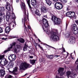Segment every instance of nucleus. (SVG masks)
<instances>
[{
    "label": "nucleus",
    "mask_w": 78,
    "mask_h": 78,
    "mask_svg": "<svg viewBox=\"0 0 78 78\" xmlns=\"http://www.w3.org/2000/svg\"><path fill=\"white\" fill-rule=\"evenodd\" d=\"M8 61L5 58H2L1 61V64L2 66H5V65H6L8 64Z\"/></svg>",
    "instance_id": "8"
},
{
    "label": "nucleus",
    "mask_w": 78,
    "mask_h": 78,
    "mask_svg": "<svg viewBox=\"0 0 78 78\" xmlns=\"http://www.w3.org/2000/svg\"><path fill=\"white\" fill-rule=\"evenodd\" d=\"M12 59L13 60V61H14V60L16 59V55L14 54L12 55Z\"/></svg>",
    "instance_id": "27"
},
{
    "label": "nucleus",
    "mask_w": 78,
    "mask_h": 78,
    "mask_svg": "<svg viewBox=\"0 0 78 78\" xmlns=\"http://www.w3.org/2000/svg\"><path fill=\"white\" fill-rule=\"evenodd\" d=\"M30 62L31 64H34L36 62V60H30Z\"/></svg>",
    "instance_id": "31"
},
{
    "label": "nucleus",
    "mask_w": 78,
    "mask_h": 78,
    "mask_svg": "<svg viewBox=\"0 0 78 78\" xmlns=\"http://www.w3.org/2000/svg\"><path fill=\"white\" fill-rule=\"evenodd\" d=\"M40 22H41V25L42 26L43 28L44 31H46V33L47 34H49V33H50L49 25L47 20L45 18H43L42 20L40 21Z\"/></svg>",
    "instance_id": "1"
},
{
    "label": "nucleus",
    "mask_w": 78,
    "mask_h": 78,
    "mask_svg": "<svg viewBox=\"0 0 78 78\" xmlns=\"http://www.w3.org/2000/svg\"><path fill=\"white\" fill-rule=\"evenodd\" d=\"M24 26L25 28V29H26V25H25V23H24Z\"/></svg>",
    "instance_id": "51"
},
{
    "label": "nucleus",
    "mask_w": 78,
    "mask_h": 78,
    "mask_svg": "<svg viewBox=\"0 0 78 78\" xmlns=\"http://www.w3.org/2000/svg\"><path fill=\"white\" fill-rule=\"evenodd\" d=\"M5 56L4 55H0V60L2 59V58H3Z\"/></svg>",
    "instance_id": "40"
},
{
    "label": "nucleus",
    "mask_w": 78,
    "mask_h": 78,
    "mask_svg": "<svg viewBox=\"0 0 78 78\" xmlns=\"http://www.w3.org/2000/svg\"><path fill=\"white\" fill-rule=\"evenodd\" d=\"M16 42H14L12 43V44H11L10 45V47L8 48V49L5 51H4V52L5 53H7V52H8V51H11V49L12 48V47H13V46H15L16 44Z\"/></svg>",
    "instance_id": "7"
},
{
    "label": "nucleus",
    "mask_w": 78,
    "mask_h": 78,
    "mask_svg": "<svg viewBox=\"0 0 78 78\" xmlns=\"http://www.w3.org/2000/svg\"><path fill=\"white\" fill-rule=\"evenodd\" d=\"M60 73V76H62L64 74V73L62 72V73Z\"/></svg>",
    "instance_id": "44"
},
{
    "label": "nucleus",
    "mask_w": 78,
    "mask_h": 78,
    "mask_svg": "<svg viewBox=\"0 0 78 78\" xmlns=\"http://www.w3.org/2000/svg\"><path fill=\"white\" fill-rule=\"evenodd\" d=\"M26 0L27 1V3L28 5L29 8H30V9H31V5H30V0Z\"/></svg>",
    "instance_id": "30"
},
{
    "label": "nucleus",
    "mask_w": 78,
    "mask_h": 78,
    "mask_svg": "<svg viewBox=\"0 0 78 78\" xmlns=\"http://www.w3.org/2000/svg\"><path fill=\"white\" fill-rule=\"evenodd\" d=\"M69 36H70V35L69 34H66V37H69Z\"/></svg>",
    "instance_id": "41"
},
{
    "label": "nucleus",
    "mask_w": 78,
    "mask_h": 78,
    "mask_svg": "<svg viewBox=\"0 0 78 78\" xmlns=\"http://www.w3.org/2000/svg\"><path fill=\"white\" fill-rule=\"evenodd\" d=\"M9 0H5L4 1H5V2H7L8 3V1H9Z\"/></svg>",
    "instance_id": "56"
},
{
    "label": "nucleus",
    "mask_w": 78,
    "mask_h": 78,
    "mask_svg": "<svg viewBox=\"0 0 78 78\" xmlns=\"http://www.w3.org/2000/svg\"><path fill=\"white\" fill-rule=\"evenodd\" d=\"M53 0L55 2H58V0Z\"/></svg>",
    "instance_id": "58"
},
{
    "label": "nucleus",
    "mask_w": 78,
    "mask_h": 78,
    "mask_svg": "<svg viewBox=\"0 0 78 78\" xmlns=\"http://www.w3.org/2000/svg\"><path fill=\"white\" fill-rule=\"evenodd\" d=\"M6 5L5 6V9L8 10V11H10L11 10V5L8 2H6Z\"/></svg>",
    "instance_id": "12"
},
{
    "label": "nucleus",
    "mask_w": 78,
    "mask_h": 78,
    "mask_svg": "<svg viewBox=\"0 0 78 78\" xmlns=\"http://www.w3.org/2000/svg\"><path fill=\"white\" fill-rule=\"evenodd\" d=\"M8 59L9 60H10V61H11V59H12V55H10L9 57H8Z\"/></svg>",
    "instance_id": "39"
},
{
    "label": "nucleus",
    "mask_w": 78,
    "mask_h": 78,
    "mask_svg": "<svg viewBox=\"0 0 78 78\" xmlns=\"http://www.w3.org/2000/svg\"><path fill=\"white\" fill-rule=\"evenodd\" d=\"M73 32L74 34H77L78 33V29L75 30H73Z\"/></svg>",
    "instance_id": "26"
},
{
    "label": "nucleus",
    "mask_w": 78,
    "mask_h": 78,
    "mask_svg": "<svg viewBox=\"0 0 78 78\" xmlns=\"http://www.w3.org/2000/svg\"><path fill=\"white\" fill-rule=\"evenodd\" d=\"M30 58L31 59H32L33 58V56H29Z\"/></svg>",
    "instance_id": "48"
},
{
    "label": "nucleus",
    "mask_w": 78,
    "mask_h": 78,
    "mask_svg": "<svg viewBox=\"0 0 78 78\" xmlns=\"http://www.w3.org/2000/svg\"><path fill=\"white\" fill-rule=\"evenodd\" d=\"M35 13L36 15H37V16H41V14H40L39 11L38 9H36L35 10Z\"/></svg>",
    "instance_id": "21"
},
{
    "label": "nucleus",
    "mask_w": 78,
    "mask_h": 78,
    "mask_svg": "<svg viewBox=\"0 0 78 78\" xmlns=\"http://www.w3.org/2000/svg\"><path fill=\"white\" fill-rule=\"evenodd\" d=\"M12 17L13 19H16V16H15V15H14V14H12Z\"/></svg>",
    "instance_id": "38"
},
{
    "label": "nucleus",
    "mask_w": 78,
    "mask_h": 78,
    "mask_svg": "<svg viewBox=\"0 0 78 78\" xmlns=\"http://www.w3.org/2000/svg\"><path fill=\"white\" fill-rule=\"evenodd\" d=\"M75 42V37H69V39L68 42L69 44H74Z\"/></svg>",
    "instance_id": "10"
},
{
    "label": "nucleus",
    "mask_w": 78,
    "mask_h": 78,
    "mask_svg": "<svg viewBox=\"0 0 78 78\" xmlns=\"http://www.w3.org/2000/svg\"><path fill=\"white\" fill-rule=\"evenodd\" d=\"M12 76L11 75H7L5 76V78H11Z\"/></svg>",
    "instance_id": "37"
},
{
    "label": "nucleus",
    "mask_w": 78,
    "mask_h": 78,
    "mask_svg": "<svg viewBox=\"0 0 78 78\" xmlns=\"http://www.w3.org/2000/svg\"><path fill=\"white\" fill-rule=\"evenodd\" d=\"M71 17H75V12H71Z\"/></svg>",
    "instance_id": "28"
},
{
    "label": "nucleus",
    "mask_w": 78,
    "mask_h": 78,
    "mask_svg": "<svg viewBox=\"0 0 78 78\" xmlns=\"http://www.w3.org/2000/svg\"><path fill=\"white\" fill-rule=\"evenodd\" d=\"M69 62H66V64H69Z\"/></svg>",
    "instance_id": "63"
},
{
    "label": "nucleus",
    "mask_w": 78,
    "mask_h": 78,
    "mask_svg": "<svg viewBox=\"0 0 78 78\" xmlns=\"http://www.w3.org/2000/svg\"><path fill=\"white\" fill-rule=\"evenodd\" d=\"M22 5L21 6V8L23 9L24 11H25V5L23 2H21Z\"/></svg>",
    "instance_id": "23"
},
{
    "label": "nucleus",
    "mask_w": 78,
    "mask_h": 78,
    "mask_svg": "<svg viewBox=\"0 0 78 78\" xmlns=\"http://www.w3.org/2000/svg\"><path fill=\"white\" fill-rule=\"evenodd\" d=\"M44 16V17H45V18H47V15Z\"/></svg>",
    "instance_id": "55"
},
{
    "label": "nucleus",
    "mask_w": 78,
    "mask_h": 78,
    "mask_svg": "<svg viewBox=\"0 0 78 78\" xmlns=\"http://www.w3.org/2000/svg\"><path fill=\"white\" fill-rule=\"evenodd\" d=\"M41 10L42 12H47L48 10V9L45 8V6H43L41 7Z\"/></svg>",
    "instance_id": "11"
},
{
    "label": "nucleus",
    "mask_w": 78,
    "mask_h": 78,
    "mask_svg": "<svg viewBox=\"0 0 78 78\" xmlns=\"http://www.w3.org/2000/svg\"><path fill=\"white\" fill-rule=\"evenodd\" d=\"M17 41L21 42V43H24L25 42V40H24V39L23 38H19L17 39Z\"/></svg>",
    "instance_id": "18"
},
{
    "label": "nucleus",
    "mask_w": 78,
    "mask_h": 78,
    "mask_svg": "<svg viewBox=\"0 0 78 78\" xmlns=\"http://www.w3.org/2000/svg\"><path fill=\"white\" fill-rule=\"evenodd\" d=\"M6 68L7 69H10L12 68V66H11V65L10 64V63H9L8 65L6 66Z\"/></svg>",
    "instance_id": "32"
},
{
    "label": "nucleus",
    "mask_w": 78,
    "mask_h": 78,
    "mask_svg": "<svg viewBox=\"0 0 78 78\" xmlns=\"http://www.w3.org/2000/svg\"><path fill=\"white\" fill-rule=\"evenodd\" d=\"M2 32H3V29L0 27V33H2Z\"/></svg>",
    "instance_id": "42"
},
{
    "label": "nucleus",
    "mask_w": 78,
    "mask_h": 78,
    "mask_svg": "<svg viewBox=\"0 0 78 78\" xmlns=\"http://www.w3.org/2000/svg\"><path fill=\"white\" fill-rule=\"evenodd\" d=\"M55 6L57 9L60 10L61 9L63 8V5L62 3L60 2H56L55 5Z\"/></svg>",
    "instance_id": "6"
},
{
    "label": "nucleus",
    "mask_w": 78,
    "mask_h": 78,
    "mask_svg": "<svg viewBox=\"0 0 78 78\" xmlns=\"http://www.w3.org/2000/svg\"><path fill=\"white\" fill-rule=\"evenodd\" d=\"M51 39L53 40L54 41H56L59 39V37L58 36L59 34H58V32H57V33L51 32Z\"/></svg>",
    "instance_id": "2"
},
{
    "label": "nucleus",
    "mask_w": 78,
    "mask_h": 78,
    "mask_svg": "<svg viewBox=\"0 0 78 78\" xmlns=\"http://www.w3.org/2000/svg\"><path fill=\"white\" fill-rule=\"evenodd\" d=\"M46 56L48 58L50 59H51L53 58V55H46Z\"/></svg>",
    "instance_id": "24"
},
{
    "label": "nucleus",
    "mask_w": 78,
    "mask_h": 78,
    "mask_svg": "<svg viewBox=\"0 0 78 78\" xmlns=\"http://www.w3.org/2000/svg\"><path fill=\"white\" fill-rule=\"evenodd\" d=\"M76 2H77V3H78V0H76Z\"/></svg>",
    "instance_id": "64"
},
{
    "label": "nucleus",
    "mask_w": 78,
    "mask_h": 78,
    "mask_svg": "<svg viewBox=\"0 0 78 78\" xmlns=\"http://www.w3.org/2000/svg\"><path fill=\"white\" fill-rule=\"evenodd\" d=\"M28 67H30V65L26 63V62L22 63L20 65V69L21 70H25Z\"/></svg>",
    "instance_id": "4"
},
{
    "label": "nucleus",
    "mask_w": 78,
    "mask_h": 78,
    "mask_svg": "<svg viewBox=\"0 0 78 78\" xmlns=\"http://www.w3.org/2000/svg\"><path fill=\"white\" fill-rule=\"evenodd\" d=\"M17 72V68L15 67L14 68L13 70L12 71H10V72L13 73V74H15V75H17V74L15 73V72Z\"/></svg>",
    "instance_id": "15"
},
{
    "label": "nucleus",
    "mask_w": 78,
    "mask_h": 78,
    "mask_svg": "<svg viewBox=\"0 0 78 78\" xmlns=\"http://www.w3.org/2000/svg\"><path fill=\"white\" fill-rule=\"evenodd\" d=\"M5 17V13H0V24L2 23L3 20H4Z\"/></svg>",
    "instance_id": "9"
},
{
    "label": "nucleus",
    "mask_w": 78,
    "mask_h": 78,
    "mask_svg": "<svg viewBox=\"0 0 78 78\" xmlns=\"http://www.w3.org/2000/svg\"><path fill=\"white\" fill-rule=\"evenodd\" d=\"M10 27H7L5 28V32L6 33H9L10 31Z\"/></svg>",
    "instance_id": "19"
},
{
    "label": "nucleus",
    "mask_w": 78,
    "mask_h": 78,
    "mask_svg": "<svg viewBox=\"0 0 78 78\" xmlns=\"http://www.w3.org/2000/svg\"><path fill=\"white\" fill-rule=\"evenodd\" d=\"M63 71H64V68H59L58 70V72L59 73L63 72Z\"/></svg>",
    "instance_id": "25"
},
{
    "label": "nucleus",
    "mask_w": 78,
    "mask_h": 78,
    "mask_svg": "<svg viewBox=\"0 0 78 78\" xmlns=\"http://www.w3.org/2000/svg\"><path fill=\"white\" fill-rule=\"evenodd\" d=\"M11 66H12V68L13 67V66L14 65V63L13 61H12L11 62L9 63Z\"/></svg>",
    "instance_id": "36"
},
{
    "label": "nucleus",
    "mask_w": 78,
    "mask_h": 78,
    "mask_svg": "<svg viewBox=\"0 0 78 78\" xmlns=\"http://www.w3.org/2000/svg\"><path fill=\"white\" fill-rule=\"evenodd\" d=\"M36 2H37L36 0H31V4L32 6H35L36 5Z\"/></svg>",
    "instance_id": "16"
},
{
    "label": "nucleus",
    "mask_w": 78,
    "mask_h": 78,
    "mask_svg": "<svg viewBox=\"0 0 78 78\" xmlns=\"http://www.w3.org/2000/svg\"><path fill=\"white\" fill-rule=\"evenodd\" d=\"M46 45L47 46H48V47H51V48H53L54 49H55V50H61V49H62V48L56 49V48H55L53 47H52L49 45H48V44H46Z\"/></svg>",
    "instance_id": "35"
},
{
    "label": "nucleus",
    "mask_w": 78,
    "mask_h": 78,
    "mask_svg": "<svg viewBox=\"0 0 78 78\" xmlns=\"http://www.w3.org/2000/svg\"><path fill=\"white\" fill-rule=\"evenodd\" d=\"M67 26H68V25L66 24V28H67Z\"/></svg>",
    "instance_id": "59"
},
{
    "label": "nucleus",
    "mask_w": 78,
    "mask_h": 78,
    "mask_svg": "<svg viewBox=\"0 0 78 78\" xmlns=\"http://www.w3.org/2000/svg\"><path fill=\"white\" fill-rule=\"evenodd\" d=\"M76 23H78V20H76Z\"/></svg>",
    "instance_id": "60"
},
{
    "label": "nucleus",
    "mask_w": 78,
    "mask_h": 78,
    "mask_svg": "<svg viewBox=\"0 0 78 78\" xmlns=\"http://www.w3.org/2000/svg\"><path fill=\"white\" fill-rule=\"evenodd\" d=\"M24 20L25 21H26V20H27V18L26 17H24Z\"/></svg>",
    "instance_id": "47"
},
{
    "label": "nucleus",
    "mask_w": 78,
    "mask_h": 78,
    "mask_svg": "<svg viewBox=\"0 0 78 78\" xmlns=\"http://www.w3.org/2000/svg\"><path fill=\"white\" fill-rule=\"evenodd\" d=\"M2 39H3V40H5V39H5V38H2Z\"/></svg>",
    "instance_id": "62"
},
{
    "label": "nucleus",
    "mask_w": 78,
    "mask_h": 78,
    "mask_svg": "<svg viewBox=\"0 0 78 78\" xmlns=\"http://www.w3.org/2000/svg\"><path fill=\"white\" fill-rule=\"evenodd\" d=\"M13 22H14L15 24H16V22L15 21V20H14L13 21Z\"/></svg>",
    "instance_id": "54"
},
{
    "label": "nucleus",
    "mask_w": 78,
    "mask_h": 78,
    "mask_svg": "<svg viewBox=\"0 0 78 78\" xmlns=\"http://www.w3.org/2000/svg\"><path fill=\"white\" fill-rule=\"evenodd\" d=\"M46 2V3L49 6H50L51 5V3L52 2H51V1L49 0H45Z\"/></svg>",
    "instance_id": "20"
},
{
    "label": "nucleus",
    "mask_w": 78,
    "mask_h": 78,
    "mask_svg": "<svg viewBox=\"0 0 78 78\" xmlns=\"http://www.w3.org/2000/svg\"><path fill=\"white\" fill-rule=\"evenodd\" d=\"M66 16L67 17H71V12H69L66 13Z\"/></svg>",
    "instance_id": "29"
},
{
    "label": "nucleus",
    "mask_w": 78,
    "mask_h": 78,
    "mask_svg": "<svg viewBox=\"0 0 78 78\" xmlns=\"http://www.w3.org/2000/svg\"><path fill=\"white\" fill-rule=\"evenodd\" d=\"M60 55H54V57H55V58H58V57H60Z\"/></svg>",
    "instance_id": "45"
},
{
    "label": "nucleus",
    "mask_w": 78,
    "mask_h": 78,
    "mask_svg": "<svg viewBox=\"0 0 78 78\" xmlns=\"http://www.w3.org/2000/svg\"><path fill=\"white\" fill-rule=\"evenodd\" d=\"M71 58L72 59H75V58H73V57H72V56H71Z\"/></svg>",
    "instance_id": "61"
},
{
    "label": "nucleus",
    "mask_w": 78,
    "mask_h": 78,
    "mask_svg": "<svg viewBox=\"0 0 78 78\" xmlns=\"http://www.w3.org/2000/svg\"><path fill=\"white\" fill-rule=\"evenodd\" d=\"M72 29H73V30L78 29L77 26H76V25L75 24H73L72 26Z\"/></svg>",
    "instance_id": "17"
},
{
    "label": "nucleus",
    "mask_w": 78,
    "mask_h": 78,
    "mask_svg": "<svg viewBox=\"0 0 78 78\" xmlns=\"http://www.w3.org/2000/svg\"><path fill=\"white\" fill-rule=\"evenodd\" d=\"M17 48H20V45H17Z\"/></svg>",
    "instance_id": "46"
},
{
    "label": "nucleus",
    "mask_w": 78,
    "mask_h": 78,
    "mask_svg": "<svg viewBox=\"0 0 78 78\" xmlns=\"http://www.w3.org/2000/svg\"><path fill=\"white\" fill-rule=\"evenodd\" d=\"M62 50L63 51V52H66V50H65V49L64 48H62Z\"/></svg>",
    "instance_id": "50"
},
{
    "label": "nucleus",
    "mask_w": 78,
    "mask_h": 78,
    "mask_svg": "<svg viewBox=\"0 0 78 78\" xmlns=\"http://www.w3.org/2000/svg\"><path fill=\"white\" fill-rule=\"evenodd\" d=\"M16 3H19V0H16Z\"/></svg>",
    "instance_id": "52"
},
{
    "label": "nucleus",
    "mask_w": 78,
    "mask_h": 78,
    "mask_svg": "<svg viewBox=\"0 0 78 78\" xmlns=\"http://www.w3.org/2000/svg\"><path fill=\"white\" fill-rule=\"evenodd\" d=\"M27 27L29 29H31V27H30V26H29L28 25Z\"/></svg>",
    "instance_id": "53"
},
{
    "label": "nucleus",
    "mask_w": 78,
    "mask_h": 78,
    "mask_svg": "<svg viewBox=\"0 0 78 78\" xmlns=\"http://www.w3.org/2000/svg\"><path fill=\"white\" fill-rule=\"evenodd\" d=\"M63 2H64L65 3H66L67 2V0H63Z\"/></svg>",
    "instance_id": "49"
},
{
    "label": "nucleus",
    "mask_w": 78,
    "mask_h": 78,
    "mask_svg": "<svg viewBox=\"0 0 78 78\" xmlns=\"http://www.w3.org/2000/svg\"><path fill=\"white\" fill-rule=\"evenodd\" d=\"M45 62V59L44 58H40V62Z\"/></svg>",
    "instance_id": "33"
},
{
    "label": "nucleus",
    "mask_w": 78,
    "mask_h": 78,
    "mask_svg": "<svg viewBox=\"0 0 78 78\" xmlns=\"http://www.w3.org/2000/svg\"><path fill=\"white\" fill-rule=\"evenodd\" d=\"M71 71H68L66 73V75L68 78H69L70 76L71 78H75V77L76 76V74H72L71 75Z\"/></svg>",
    "instance_id": "5"
},
{
    "label": "nucleus",
    "mask_w": 78,
    "mask_h": 78,
    "mask_svg": "<svg viewBox=\"0 0 78 78\" xmlns=\"http://www.w3.org/2000/svg\"><path fill=\"white\" fill-rule=\"evenodd\" d=\"M6 19L7 21H9V17L11 15L10 12H7L6 13Z\"/></svg>",
    "instance_id": "14"
},
{
    "label": "nucleus",
    "mask_w": 78,
    "mask_h": 78,
    "mask_svg": "<svg viewBox=\"0 0 78 78\" xmlns=\"http://www.w3.org/2000/svg\"><path fill=\"white\" fill-rule=\"evenodd\" d=\"M66 10H67V11H69V8H67Z\"/></svg>",
    "instance_id": "57"
},
{
    "label": "nucleus",
    "mask_w": 78,
    "mask_h": 78,
    "mask_svg": "<svg viewBox=\"0 0 78 78\" xmlns=\"http://www.w3.org/2000/svg\"><path fill=\"white\" fill-rule=\"evenodd\" d=\"M51 20L53 22L55 25H59L61 23V20L56 17L53 16H52Z\"/></svg>",
    "instance_id": "3"
},
{
    "label": "nucleus",
    "mask_w": 78,
    "mask_h": 78,
    "mask_svg": "<svg viewBox=\"0 0 78 78\" xmlns=\"http://www.w3.org/2000/svg\"><path fill=\"white\" fill-rule=\"evenodd\" d=\"M27 47H28V46L26 45V44L25 45L24 47L23 48V50L24 51H26L27 50Z\"/></svg>",
    "instance_id": "34"
},
{
    "label": "nucleus",
    "mask_w": 78,
    "mask_h": 78,
    "mask_svg": "<svg viewBox=\"0 0 78 78\" xmlns=\"http://www.w3.org/2000/svg\"><path fill=\"white\" fill-rule=\"evenodd\" d=\"M5 11V7H1L0 8V11L2 12H1L0 13H4L3 12H4Z\"/></svg>",
    "instance_id": "22"
},
{
    "label": "nucleus",
    "mask_w": 78,
    "mask_h": 78,
    "mask_svg": "<svg viewBox=\"0 0 78 78\" xmlns=\"http://www.w3.org/2000/svg\"><path fill=\"white\" fill-rule=\"evenodd\" d=\"M5 75V71L4 69H1L0 71V76H3Z\"/></svg>",
    "instance_id": "13"
},
{
    "label": "nucleus",
    "mask_w": 78,
    "mask_h": 78,
    "mask_svg": "<svg viewBox=\"0 0 78 78\" xmlns=\"http://www.w3.org/2000/svg\"><path fill=\"white\" fill-rule=\"evenodd\" d=\"M14 51L15 53H17V49L16 48H14Z\"/></svg>",
    "instance_id": "43"
}]
</instances>
